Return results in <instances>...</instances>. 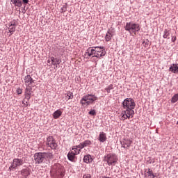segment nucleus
<instances>
[{
	"mask_svg": "<svg viewBox=\"0 0 178 178\" xmlns=\"http://www.w3.org/2000/svg\"><path fill=\"white\" fill-rule=\"evenodd\" d=\"M51 174L54 178H63L65 176V169L60 164H55L52 166Z\"/></svg>",
	"mask_w": 178,
	"mask_h": 178,
	"instance_id": "39448f33",
	"label": "nucleus"
},
{
	"mask_svg": "<svg viewBox=\"0 0 178 178\" xmlns=\"http://www.w3.org/2000/svg\"><path fill=\"white\" fill-rule=\"evenodd\" d=\"M67 99H72L73 98V92H67L65 95Z\"/></svg>",
	"mask_w": 178,
	"mask_h": 178,
	"instance_id": "a878e982",
	"label": "nucleus"
},
{
	"mask_svg": "<svg viewBox=\"0 0 178 178\" xmlns=\"http://www.w3.org/2000/svg\"><path fill=\"white\" fill-rule=\"evenodd\" d=\"M95 101H98V97L97 96L92 94H88L81 98V104L85 106H88L89 105L95 104Z\"/></svg>",
	"mask_w": 178,
	"mask_h": 178,
	"instance_id": "423d86ee",
	"label": "nucleus"
},
{
	"mask_svg": "<svg viewBox=\"0 0 178 178\" xmlns=\"http://www.w3.org/2000/svg\"><path fill=\"white\" fill-rule=\"evenodd\" d=\"M24 3H29V0H22Z\"/></svg>",
	"mask_w": 178,
	"mask_h": 178,
	"instance_id": "4c0bfd02",
	"label": "nucleus"
},
{
	"mask_svg": "<svg viewBox=\"0 0 178 178\" xmlns=\"http://www.w3.org/2000/svg\"><path fill=\"white\" fill-rule=\"evenodd\" d=\"M88 145H91V140H86L83 143H81L79 145L74 146L75 147L77 148V149H83L85 147H87Z\"/></svg>",
	"mask_w": 178,
	"mask_h": 178,
	"instance_id": "f8f14e48",
	"label": "nucleus"
},
{
	"mask_svg": "<svg viewBox=\"0 0 178 178\" xmlns=\"http://www.w3.org/2000/svg\"><path fill=\"white\" fill-rule=\"evenodd\" d=\"M152 176L153 178H155V177H156L155 175H154V174H153V175H152Z\"/></svg>",
	"mask_w": 178,
	"mask_h": 178,
	"instance_id": "ea45409f",
	"label": "nucleus"
},
{
	"mask_svg": "<svg viewBox=\"0 0 178 178\" xmlns=\"http://www.w3.org/2000/svg\"><path fill=\"white\" fill-rule=\"evenodd\" d=\"M177 124H178V121L177 122Z\"/></svg>",
	"mask_w": 178,
	"mask_h": 178,
	"instance_id": "79ce46f5",
	"label": "nucleus"
},
{
	"mask_svg": "<svg viewBox=\"0 0 178 178\" xmlns=\"http://www.w3.org/2000/svg\"><path fill=\"white\" fill-rule=\"evenodd\" d=\"M49 159H54V154L51 152H38L34 154L35 163L45 168Z\"/></svg>",
	"mask_w": 178,
	"mask_h": 178,
	"instance_id": "f03ea898",
	"label": "nucleus"
},
{
	"mask_svg": "<svg viewBox=\"0 0 178 178\" xmlns=\"http://www.w3.org/2000/svg\"><path fill=\"white\" fill-rule=\"evenodd\" d=\"M98 140L100 141V143H105V141H106V134L100 132Z\"/></svg>",
	"mask_w": 178,
	"mask_h": 178,
	"instance_id": "aec40b11",
	"label": "nucleus"
},
{
	"mask_svg": "<svg viewBox=\"0 0 178 178\" xmlns=\"http://www.w3.org/2000/svg\"><path fill=\"white\" fill-rule=\"evenodd\" d=\"M16 30V23L15 22H12L10 24H8V31L11 34H13L15 31Z\"/></svg>",
	"mask_w": 178,
	"mask_h": 178,
	"instance_id": "f3484780",
	"label": "nucleus"
},
{
	"mask_svg": "<svg viewBox=\"0 0 178 178\" xmlns=\"http://www.w3.org/2000/svg\"><path fill=\"white\" fill-rule=\"evenodd\" d=\"M149 43V40H148V39L145 40L143 42V44H145V47H148V44Z\"/></svg>",
	"mask_w": 178,
	"mask_h": 178,
	"instance_id": "f704fd0d",
	"label": "nucleus"
},
{
	"mask_svg": "<svg viewBox=\"0 0 178 178\" xmlns=\"http://www.w3.org/2000/svg\"><path fill=\"white\" fill-rule=\"evenodd\" d=\"M88 145H91V140H86L83 143H81L79 145L74 146L75 147L77 148V149H83L85 147H87Z\"/></svg>",
	"mask_w": 178,
	"mask_h": 178,
	"instance_id": "ddd939ff",
	"label": "nucleus"
},
{
	"mask_svg": "<svg viewBox=\"0 0 178 178\" xmlns=\"http://www.w3.org/2000/svg\"><path fill=\"white\" fill-rule=\"evenodd\" d=\"M88 113L92 116H95L97 115V112H95V110H91L90 111H89Z\"/></svg>",
	"mask_w": 178,
	"mask_h": 178,
	"instance_id": "473e14b6",
	"label": "nucleus"
},
{
	"mask_svg": "<svg viewBox=\"0 0 178 178\" xmlns=\"http://www.w3.org/2000/svg\"><path fill=\"white\" fill-rule=\"evenodd\" d=\"M178 101V93L175 95L172 98V102L175 104V102H177Z\"/></svg>",
	"mask_w": 178,
	"mask_h": 178,
	"instance_id": "c756f323",
	"label": "nucleus"
},
{
	"mask_svg": "<svg viewBox=\"0 0 178 178\" xmlns=\"http://www.w3.org/2000/svg\"><path fill=\"white\" fill-rule=\"evenodd\" d=\"M17 94H18V95H20V94H22V92H23V90H22L21 88H17L16 90Z\"/></svg>",
	"mask_w": 178,
	"mask_h": 178,
	"instance_id": "72a5a7b5",
	"label": "nucleus"
},
{
	"mask_svg": "<svg viewBox=\"0 0 178 178\" xmlns=\"http://www.w3.org/2000/svg\"><path fill=\"white\" fill-rule=\"evenodd\" d=\"M104 162H106L108 166H115L118 162V156L114 154H108L104 156Z\"/></svg>",
	"mask_w": 178,
	"mask_h": 178,
	"instance_id": "6e6552de",
	"label": "nucleus"
},
{
	"mask_svg": "<svg viewBox=\"0 0 178 178\" xmlns=\"http://www.w3.org/2000/svg\"><path fill=\"white\" fill-rule=\"evenodd\" d=\"M46 145L47 147L51 148V149H56V147H58L56 141H55V139H54V137L52 136H49L47 138Z\"/></svg>",
	"mask_w": 178,
	"mask_h": 178,
	"instance_id": "9d476101",
	"label": "nucleus"
},
{
	"mask_svg": "<svg viewBox=\"0 0 178 178\" xmlns=\"http://www.w3.org/2000/svg\"><path fill=\"white\" fill-rule=\"evenodd\" d=\"M169 71L172 73H175L178 74V63L172 64L169 68Z\"/></svg>",
	"mask_w": 178,
	"mask_h": 178,
	"instance_id": "a211bd4d",
	"label": "nucleus"
},
{
	"mask_svg": "<svg viewBox=\"0 0 178 178\" xmlns=\"http://www.w3.org/2000/svg\"><path fill=\"white\" fill-rule=\"evenodd\" d=\"M24 161L23 159H14L13 161V164L9 167V170H12L16 169L18 166H22L24 165Z\"/></svg>",
	"mask_w": 178,
	"mask_h": 178,
	"instance_id": "9b49d317",
	"label": "nucleus"
},
{
	"mask_svg": "<svg viewBox=\"0 0 178 178\" xmlns=\"http://www.w3.org/2000/svg\"><path fill=\"white\" fill-rule=\"evenodd\" d=\"M83 162H85V163H91V162H92V158L91 157V155L88 154L84 156Z\"/></svg>",
	"mask_w": 178,
	"mask_h": 178,
	"instance_id": "412c9836",
	"label": "nucleus"
},
{
	"mask_svg": "<svg viewBox=\"0 0 178 178\" xmlns=\"http://www.w3.org/2000/svg\"><path fill=\"white\" fill-rule=\"evenodd\" d=\"M88 145H91V140H86L83 143H81L79 145L74 146L75 147L77 148V149H83L85 147H87Z\"/></svg>",
	"mask_w": 178,
	"mask_h": 178,
	"instance_id": "4468645a",
	"label": "nucleus"
},
{
	"mask_svg": "<svg viewBox=\"0 0 178 178\" xmlns=\"http://www.w3.org/2000/svg\"><path fill=\"white\" fill-rule=\"evenodd\" d=\"M61 13H64V12H66L67 10V5H64L61 8Z\"/></svg>",
	"mask_w": 178,
	"mask_h": 178,
	"instance_id": "7c9ffc66",
	"label": "nucleus"
},
{
	"mask_svg": "<svg viewBox=\"0 0 178 178\" xmlns=\"http://www.w3.org/2000/svg\"><path fill=\"white\" fill-rule=\"evenodd\" d=\"M112 35L109 34L108 33H106V35H105V40L106 41H110L111 40H112Z\"/></svg>",
	"mask_w": 178,
	"mask_h": 178,
	"instance_id": "bb28decb",
	"label": "nucleus"
},
{
	"mask_svg": "<svg viewBox=\"0 0 178 178\" xmlns=\"http://www.w3.org/2000/svg\"><path fill=\"white\" fill-rule=\"evenodd\" d=\"M80 149H77L74 146V148H72V150L69 152L67 154L69 161H71V162H74V161H76V155H79V154H80Z\"/></svg>",
	"mask_w": 178,
	"mask_h": 178,
	"instance_id": "1a4fd4ad",
	"label": "nucleus"
},
{
	"mask_svg": "<svg viewBox=\"0 0 178 178\" xmlns=\"http://www.w3.org/2000/svg\"><path fill=\"white\" fill-rule=\"evenodd\" d=\"M126 31H129L130 34H136L140 30V24L133 22H127L124 27Z\"/></svg>",
	"mask_w": 178,
	"mask_h": 178,
	"instance_id": "0eeeda50",
	"label": "nucleus"
},
{
	"mask_svg": "<svg viewBox=\"0 0 178 178\" xmlns=\"http://www.w3.org/2000/svg\"><path fill=\"white\" fill-rule=\"evenodd\" d=\"M22 104L24 105V106H29V100L27 99H25L22 101Z\"/></svg>",
	"mask_w": 178,
	"mask_h": 178,
	"instance_id": "2f4dec72",
	"label": "nucleus"
},
{
	"mask_svg": "<svg viewBox=\"0 0 178 178\" xmlns=\"http://www.w3.org/2000/svg\"><path fill=\"white\" fill-rule=\"evenodd\" d=\"M62 115V111L60 110H57L53 113V117L54 119H59Z\"/></svg>",
	"mask_w": 178,
	"mask_h": 178,
	"instance_id": "5701e85b",
	"label": "nucleus"
},
{
	"mask_svg": "<svg viewBox=\"0 0 178 178\" xmlns=\"http://www.w3.org/2000/svg\"><path fill=\"white\" fill-rule=\"evenodd\" d=\"M50 60L51 62V65L56 66V67H58V65H60V63L62 62V60H60V58H55L54 56L50 57Z\"/></svg>",
	"mask_w": 178,
	"mask_h": 178,
	"instance_id": "2eb2a0df",
	"label": "nucleus"
},
{
	"mask_svg": "<svg viewBox=\"0 0 178 178\" xmlns=\"http://www.w3.org/2000/svg\"><path fill=\"white\" fill-rule=\"evenodd\" d=\"M132 143L133 141L130 139H124L122 141H121L122 148H129Z\"/></svg>",
	"mask_w": 178,
	"mask_h": 178,
	"instance_id": "dca6fc26",
	"label": "nucleus"
},
{
	"mask_svg": "<svg viewBox=\"0 0 178 178\" xmlns=\"http://www.w3.org/2000/svg\"><path fill=\"white\" fill-rule=\"evenodd\" d=\"M145 172H146L145 177H149L151 176H154V172H152V170L149 168L146 170Z\"/></svg>",
	"mask_w": 178,
	"mask_h": 178,
	"instance_id": "b1692460",
	"label": "nucleus"
},
{
	"mask_svg": "<svg viewBox=\"0 0 178 178\" xmlns=\"http://www.w3.org/2000/svg\"><path fill=\"white\" fill-rule=\"evenodd\" d=\"M102 178H111L109 177H103Z\"/></svg>",
	"mask_w": 178,
	"mask_h": 178,
	"instance_id": "a19ab883",
	"label": "nucleus"
},
{
	"mask_svg": "<svg viewBox=\"0 0 178 178\" xmlns=\"http://www.w3.org/2000/svg\"><path fill=\"white\" fill-rule=\"evenodd\" d=\"M176 40H177L176 36H172L171 40L172 41V42H175Z\"/></svg>",
	"mask_w": 178,
	"mask_h": 178,
	"instance_id": "c9c22d12",
	"label": "nucleus"
},
{
	"mask_svg": "<svg viewBox=\"0 0 178 178\" xmlns=\"http://www.w3.org/2000/svg\"><path fill=\"white\" fill-rule=\"evenodd\" d=\"M169 35H170V31L169 29H165L164 34L163 35V38H168Z\"/></svg>",
	"mask_w": 178,
	"mask_h": 178,
	"instance_id": "393cba45",
	"label": "nucleus"
},
{
	"mask_svg": "<svg viewBox=\"0 0 178 178\" xmlns=\"http://www.w3.org/2000/svg\"><path fill=\"white\" fill-rule=\"evenodd\" d=\"M11 5H14V6H17V8H22L23 3L22 0H10Z\"/></svg>",
	"mask_w": 178,
	"mask_h": 178,
	"instance_id": "6ab92c4d",
	"label": "nucleus"
},
{
	"mask_svg": "<svg viewBox=\"0 0 178 178\" xmlns=\"http://www.w3.org/2000/svg\"><path fill=\"white\" fill-rule=\"evenodd\" d=\"M86 54L92 58H97L98 59H101L102 56H105L106 52L105 51V48L104 47H89L86 50Z\"/></svg>",
	"mask_w": 178,
	"mask_h": 178,
	"instance_id": "20e7f679",
	"label": "nucleus"
},
{
	"mask_svg": "<svg viewBox=\"0 0 178 178\" xmlns=\"http://www.w3.org/2000/svg\"><path fill=\"white\" fill-rule=\"evenodd\" d=\"M111 90H113V85L110 84L108 88H105V91H106V92L109 93L111 92Z\"/></svg>",
	"mask_w": 178,
	"mask_h": 178,
	"instance_id": "c85d7f7f",
	"label": "nucleus"
},
{
	"mask_svg": "<svg viewBox=\"0 0 178 178\" xmlns=\"http://www.w3.org/2000/svg\"><path fill=\"white\" fill-rule=\"evenodd\" d=\"M107 33L112 36L115 35V28H111L108 30Z\"/></svg>",
	"mask_w": 178,
	"mask_h": 178,
	"instance_id": "cd10ccee",
	"label": "nucleus"
},
{
	"mask_svg": "<svg viewBox=\"0 0 178 178\" xmlns=\"http://www.w3.org/2000/svg\"><path fill=\"white\" fill-rule=\"evenodd\" d=\"M83 178H91V175H90V174H88L86 175H84Z\"/></svg>",
	"mask_w": 178,
	"mask_h": 178,
	"instance_id": "e433bc0d",
	"label": "nucleus"
},
{
	"mask_svg": "<svg viewBox=\"0 0 178 178\" xmlns=\"http://www.w3.org/2000/svg\"><path fill=\"white\" fill-rule=\"evenodd\" d=\"M122 106L124 109L121 113V120H126L134 116V108H136V102L132 98H127L122 102Z\"/></svg>",
	"mask_w": 178,
	"mask_h": 178,
	"instance_id": "f257e3e1",
	"label": "nucleus"
},
{
	"mask_svg": "<svg viewBox=\"0 0 178 178\" xmlns=\"http://www.w3.org/2000/svg\"><path fill=\"white\" fill-rule=\"evenodd\" d=\"M47 63H51V59H49V60H47Z\"/></svg>",
	"mask_w": 178,
	"mask_h": 178,
	"instance_id": "58836bf2",
	"label": "nucleus"
},
{
	"mask_svg": "<svg viewBox=\"0 0 178 178\" xmlns=\"http://www.w3.org/2000/svg\"><path fill=\"white\" fill-rule=\"evenodd\" d=\"M21 175L24 177H27V176H29L30 175V169L29 168H25L22 170L21 171Z\"/></svg>",
	"mask_w": 178,
	"mask_h": 178,
	"instance_id": "4be33fe9",
	"label": "nucleus"
},
{
	"mask_svg": "<svg viewBox=\"0 0 178 178\" xmlns=\"http://www.w3.org/2000/svg\"><path fill=\"white\" fill-rule=\"evenodd\" d=\"M24 84H25L26 88L25 89V98L27 99V101H30V98H31V95L33 94V88L35 86V82H34V80L33 78H31V76L26 75L24 78V81H22Z\"/></svg>",
	"mask_w": 178,
	"mask_h": 178,
	"instance_id": "7ed1b4c3",
	"label": "nucleus"
}]
</instances>
